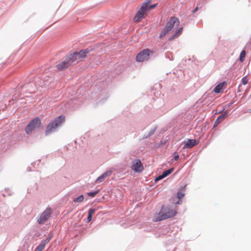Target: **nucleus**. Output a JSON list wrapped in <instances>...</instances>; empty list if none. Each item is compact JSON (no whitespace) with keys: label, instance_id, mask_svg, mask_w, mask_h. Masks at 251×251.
Wrapping results in <instances>:
<instances>
[{"label":"nucleus","instance_id":"8","mask_svg":"<svg viewBox=\"0 0 251 251\" xmlns=\"http://www.w3.org/2000/svg\"><path fill=\"white\" fill-rule=\"evenodd\" d=\"M69 57L68 55L66 56L64 60L59 62L57 65V68L60 70H63L67 69L69 66L73 63L71 60L69 59Z\"/></svg>","mask_w":251,"mask_h":251},{"label":"nucleus","instance_id":"22","mask_svg":"<svg viewBox=\"0 0 251 251\" xmlns=\"http://www.w3.org/2000/svg\"><path fill=\"white\" fill-rule=\"evenodd\" d=\"M98 193V191H95L93 192H89L88 195L91 197H95Z\"/></svg>","mask_w":251,"mask_h":251},{"label":"nucleus","instance_id":"11","mask_svg":"<svg viewBox=\"0 0 251 251\" xmlns=\"http://www.w3.org/2000/svg\"><path fill=\"white\" fill-rule=\"evenodd\" d=\"M199 142L195 139H188L185 142L183 148H192L197 145Z\"/></svg>","mask_w":251,"mask_h":251},{"label":"nucleus","instance_id":"3","mask_svg":"<svg viewBox=\"0 0 251 251\" xmlns=\"http://www.w3.org/2000/svg\"><path fill=\"white\" fill-rule=\"evenodd\" d=\"M65 117L64 116H60L50 122L46 127L45 134L46 135L51 133L55 129L59 127L65 121Z\"/></svg>","mask_w":251,"mask_h":251},{"label":"nucleus","instance_id":"21","mask_svg":"<svg viewBox=\"0 0 251 251\" xmlns=\"http://www.w3.org/2000/svg\"><path fill=\"white\" fill-rule=\"evenodd\" d=\"M248 82V79L247 78V77L246 76H245L242 79V83L243 85H246L247 84Z\"/></svg>","mask_w":251,"mask_h":251},{"label":"nucleus","instance_id":"5","mask_svg":"<svg viewBox=\"0 0 251 251\" xmlns=\"http://www.w3.org/2000/svg\"><path fill=\"white\" fill-rule=\"evenodd\" d=\"M41 125L40 119L38 117H36L29 123L25 128V131L28 134L35 129L39 128Z\"/></svg>","mask_w":251,"mask_h":251},{"label":"nucleus","instance_id":"6","mask_svg":"<svg viewBox=\"0 0 251 251\" xmlns=\"http://www.w3.org/2000/svg\"><path fill=\"white\" fill-rule=\"evenodd\" d=\"M153 53L152 50L148 49H144L137 54L136 60L137 62L146 61L150 58L151 55Z\"/></svg>","mask_w":251,"mask_h":251},{"label":"nucleus","instance_id":"1","mask_svg":"<svg viewBox=\"0 0 251 251\" xmlns=\"http://www.w3.org/2000/svg\"><path fill=\"white\" fill-rule=\"evenodd\" d=\"M151 1L152 0H146L145 2L142 4L140 9L137 11L133 18L134 22L138 23L141 21L142 19L147 16L148 11L151 10L156 6L157 4H149Z\"/></svg>","mask_w":251,"mask_h":251},{"label":"nucleus","instance_id":"9","mask_svg":"<svg viewBox=\"0 0 251 251\" xmlns=\"http://www.w3.org/2000/svg\"><path fill=\"white\" fill-rule=\"evenodd\" d=\"M179 25V21L178 19L175 17H172L167 23L166 26L171 31L175 26H177Z\"/></svg>","mask_w":251,"mask_h":251},{"label":"nucleus","instance_id":"26","mask_svg":"<svg viewBox=\"0 0 251 251\" xmlns=\"http://www.w3.org/2000/svg\"><path fill=\"white\" fill-rule=\"evenodd\" d=\"M174 159L176 160V161H177L179 159V155L178 154H176L174 155Z\"/></svg>","mask_w":251,"mask_h":251},{"label":"nucleus","instance_id":"19","mask_svg":"<svg viewBox=\"0 0 251 251\" xmlns=\"http://www.w3.org/2000/svg\"><path fill=\"white\" fill-rule=\"evenodd\" d=\"M84 200V196L83 195H80L77 198L74 200V201L75 202H80Z\"/></svg>","mask_w":251,"mask_h":251},{"label":"nucleus","instance_id":"2","mask_svg":"<svg viewBox=\"0 0 251 251\" xmlns=\"http://www.w3.org/2000/svg\"><path fill=\"white\" fill-rule=\"evenodd\" d=\"M176 214V211L168 206H162L159 213L156 214L153 219L154 222L161 221L171 218Z\"/></svg>","mask_w":251,"mask_h":251},{"label":"nucleus","instance_id":"23","mask_svg":"<svg viewBox=\"0 0 251 251\" xmlns=\"http://www.w3.org/2000/svg\"><path fill=\"white\" fill-rule=\"evenodd\" d=\"M95 209H90L88 211V214L92 216L93 214L95 213Z\"/></svg>","mask_w":251,"mask_h":251},{"label":"nucleus","instance_id":"16","mask_svg":"<svg viewBox=\"0 0 251 251\" xmlns=\"http://www.w3.org/2000/svg\"><path fill=\"white\" fill-rule=\"evenodd\" d=\"M170 30L166 26L164 27V28L162 29L160 36L159 38L160 39H163L164 36H165L170 31Z\"/></svg>","mask_w":251,"mask_h":251},{"label":"nucleus","instance_id":"18","mask_svg":"<svg viewBox=\"0 0 251 251\" xmlns=\"http://www.w3.org/2000/svg\"><path fill=\"white\" fill-rule=\"evenodd\" d=\"M49 242L50 241H49V240L47 238H46L45 240H42L39 246L40 247H41V248L43 249H44L46 245L48 244Z\"/></svg>","mask_w":251,"mask_h":251},{"label":"nucleus","instance_id":"29","mask_svg":"<svg viewBox=\"0 0 251 251\" xmlns=\"http://www.w3.org/2000/svg\"><path fill=\"white\" fill-rule=\"evenodd\" d=\"M198 9V7H196V8L194 9V10L193 11V12H195L196 11H197Z\"/></svg>","mask_w":251,"mask_h":251},{"label":"nucleus","instance_id":"28","mask_svg":"<svg viewBox=\"0 0 251 251\" xmlns=\"http://www.w3.org/2000/svg\"><path fill=\"white\" fill-rule=\"evenodd\" d=\"M52 235H50L47 238L49 240V241H50V240H51V239L52 238Z\"/></svg>","mask_w":251,"mask_h":251},{"label":"nucleus","instance_id":"13","mask_svg":"<svg viewBox=\"0 0 251 251\" xmlns=\"http://www.w3.org/2000/svg\"><path fill=\"white\" fill-rule=\"evenodd\" d=\"M112 172L111 171H108L104 173L102 175L97 178L95 181L96 183H100L102 182L106 177L110 176Z\"/></svg>","mask_w":251,"mask_h":251},{"label":"nucleus","instance_id":"15","mask_svg":"<svg viewBox=\"0 0 251 251\" xmlns=\"http://www.w3.org/2000/svg\"><path fill=\"white\" fill-rule=\"evenodd\" d=\"M182 30H183V27H181L179 28L177 30V31L175 32V33L173 35H172L169 38V40H172L174 39H175V38H176V37H178L181 34Z\"/></svg>","mask_w":251,"mask_h":251},{"label":"nucleus","instance_id":"20","mask_svg":"<svg viewBox=\"0 0 251 251\" xmlns=\"http://www.w3.org/2000/svg\"><path fill=\"white\" fill-rule=\"evenodd\" d=\"M246 55V52L245 50H243L241 51L240 55V60L241 61H243L242 58H244Z\"/></svg>","mask_w":251,"mask_h":251},{"label":"nucleus","instance_id":"7","mask_svg":"<svg viewBox=\"0 0 251 251\" xmlns=\"http://www.w3.org/2000/svg\"><path fill=\"white\" fill-rule=\"evenodd\" d=\"M51 213V210L50 208H47L39 216L37 219V222L39 224L41 225L45 223L50 217Z\"/></svg>","mask_w":251,"mask_h":251},{"label":"nucleus","instance_id":"24","mask_svg":"<svg viewBox=\"0 0 251 251\" xmlns=\"http://www.w3.org/2000/svg\"><path fill=\"white\" fill-rule=\"evenodd\" d=\"M184 195V194L182 192L179 191L177 192V196L179 199L182 198Z\"/></svg>","mask_w":251,"mask_h":251},{"label":"nucleus","instance_id":"10","mask_svg":"<svg viewBox=\"0 0 251 251\" xmlns=\"http://www.w3.org/2000/svg\"><path fill=\"white\" fill-rule=\"evenodd\" d=\"M131 168L136 172L140 173L143 170V166L139 159H135L132 162Z\"/></svg>","mask_w":251,"mask_h":251},{"label":"nucleus","instance_id":"27","mask_svg":"<svg viewBox=\"0 0 251 251\" xmlns=\"http://www.w3.org/2000/svg\"><path fill=\"white\" fill-rule=\"evenodd\" d=\"M92 216H91L90 215H89L88 214V217H87V222H89L91 221V219H92Z\"/></svg>","mask_w":251,"mask_h":251},{"label":"nucleus","instance_id":"14","mask_svg":"<svg viewBox=\"0 0 251 251\" xmlns=\"http://www.w3.org/2000/svg\"><path fill=\"white\" fill-rule=\"evenodd\" d=\"M226 84V82L225 81L223 82L222 83H219L218 85H217L214 89V92L215 93H220L221 90L223 89V87Z\"/></svg>","mask_w":251,"mask_h":251},{"label":"nucleus","instance_id":"4","mask_svg":"<svg viewBox=\"0 0 251 251\" xmlns=\"http://www.w3.org/2000/svg\"><path fill=\"white\" fill-rule=\"evenodd\" d=\"M89 50L87 49L84 50H81L79 51H75L73 53L68 55L70 60H71L72 63L76 61L77 62L82 60L83 57H85L88 53Z\"/></svg>","mask_w":251,"mask_h":251},{"label":"nucleus","instance_id":"12","mask_svg":"<svg viewBox=\"0 0 251 251\" xmlns=\"http://www.w3.org/2000/svg\"><path fill=\"white\" fill-rule=\"evenodd\" d=\"M173 171H174V168H171L169 170L164 171L163 172V173L162 174V175L159 176H158L156 177L155 178V181H158L163 179V178L166 177L169 175L171 174L173 172Z\"/></svg>","mask_w":251,"mask_h":251},{"label":"nucleus","instance_id":"17","mask_svg":"<svg viewBox=\"0 0 251 251\" xmlns=\"http://www.w3.org/2000/svg\"><path fill=\"white\" fill-rule=\"evenodd\" d=\"M226 113L224 114H222L220 115L215 122V125L214 126H217L218 124H219L221 122L223 121V120L224 119L225 116H226Z\"/></svg>","mask_w":251,"mask_h":251},{"label":"nucleus","instance_id":"25","mask_svg":"<svg viewBox=\"0 0 251 251\" xmlns=\"http://www.w3.org/2000/svg\"><path fill=\"white\" fill-rule=\"evenodd\" d=\"M44 249H43L41 247L38 246L35 250L34 251H42Z\"/></svg>","mask_w":251,"mask_h":251}]
</instances>
